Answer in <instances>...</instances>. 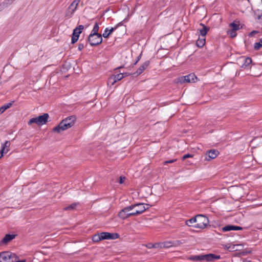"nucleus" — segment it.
<instances>
[{
    "mask_svg": "<svg viewBox=\"0 0 262 262\" xmlns=\"http://www.w3.org/2000/svg\"><path fill=\"white\" fill-rule=\"evenodd\" d=\"M149 205L145 203H136L127 206L121 210L119 213V217L125 220L132 216H137L143 213L149 208Z\"/></svg>",
    "mask_w": 262,
    "mask_h": 262,
    "instance_id": "nucleus-1",
    "label": "nucleus"
},
{
    "mask_svg": "<svg viewBox=\"0 0 262 262\" xmlns=\"http://www.w3.org/2000/svg\"><path fill=\"white\" fill-rule=\"evenodd\" d=\"M76 121V117L71 116L63 119L58 126L55 127L53 130L55 132L60 133L74 125Z\"/></svg>",
    "mask_w": 262,
    "mask_h": 262,
    "instance_id": "nucleus-2",
    "label": "nucleus"
},
{
    "mask_svg": "<svg viewBox=\"0 0 262 262\" xmlns=\"http://www.w3.org/2000/svg\"><path fill=\"white\" fill-rule=\"evenodd\" d=\"M220 255H216L214 254H209L200 255H192L188 257V259L194 261H212L220 258Z\"/></svg>",
    "mask_w": 262,
    "mask_h": 262,
    "instance_id": "nucleus-3",
    "label": "nucleus"
},
{
    "mask_svg": "<svg viewBox=\"0 0 262 262\" xmlns=\"http://www.w3.org/2000/svg\"><path fill=\"white\" fill-rule=\"evenodd\" d=\"M49 118L48 114L45 113L42 115L39 116L37 117L32 118L28 122L29 125H31L33 123H35L38 126L43 125L48 122Z\"/></svg>",
    "mask_w": 262,
    "mask_h": 262,
    "instance_id": "nucleus-4",
    "label": "nucleus"
},
{
    "mask_svg": "<svg viewBox=\"0 0 262 262\" xmlns=\"http://www.w3.org/2000/svg\"><path fill=\"white\" fill-rule=\"evenodd\" d=\"M195 222L193 227L204 229L209 224V220L206 216L199 214L195 216Z\"/></svg>",
    "mask_w": 262,
    "mask_h": 262,
    "instance_id": "nucleus-5",
    "label": "nucleus"
},
{
    "mask_svg": "<svg viewBox=\"0 0 262 262\" xmlns=\"http://www.w3.org/2000/svg\"><path fill=\"white\" fill-rule=\"evenodd\" d=\"M197 77L193 74H190L186 76H181L175 79L176 83L183 84L186 83L195 82Z\"/></svg>",
    "mask_w": 262,
    "mask_h": 262,
    "instance_id": "nucleus-6",
    "label": "nucleus"
},
{
    "mask_svg": "<svg viewBox=\"0 0 262 262\" xmlns=\"http://www.w3.org/2000/svg\"><path fill=\"white\" fill-rule=\"evenodd\" d=\"M16 260V255L9 251H4L0 253V262H14Z\"/></svg>",
    "mask_w": 262,
    "mask_h": 262,
    "instance_id": "nucleus-7",
    "label": "nucleus"
},
{
    "mask_svg": "<svg viewBox=\"0 0 262 262\" xmlns=\"http://www.w3.org/2000/svg\"><path fill=\"white\" fill-rule=\"evenodd\" d=\"M81 0H74L68 8L65 13V17L69 18H71L75 11L76 10L77 6H78Z\"/></svg>",
    "mask_w": 262,
    "mask_h": 262,
    "instance_id": "nucleus-8",
    "label": "nucleus"
},
{
    "mask_svg": "<svg viewBox=\"0 0 262 262\" xmlns=\"http://www.w3.org/2000/svg\"><path fill=\"white\" fill-rule=\"evenodd\" d=\"M230 29L227 31V34L233 38L236 36V31L239 30L242 27L239 21H234L229 24Z\"/></svg>",
    "mask_w": 262,
    "mask_h": 262,
    "instance_id": "nucleus-9",
    "label": "nucleus"
},
{
    "mask_svg": "<svg viewBox=\"0 0 262 262\" xmlns=\"http://www.w3.org/2000/svg\"><path fill=\"white\" fill-rule=\"evenodd\" d=\"M88 40L92 46L98 45L102 41V35L90 34L88 37Z\"/></svg>",
    "mask_w": 262,
    "mask_h": 262,
    "instance_id": "nucleus-10",
    "label": "nucleus"
},
{
    "mask_svg": "<svg viewBox=\"0 0 262 262\" xmlns=\"http://www.w3.org/2000/svg\"><path fill=\"white\" fill-rule=\"evenodd\" d=\"M83 29L84 26L83 25H79L74 29L72 36V43L74 44L77 41L79 35L81 33Z\"/></svg>",
    "mask_w": 262,
    "mask_h": 262,
    "instance_id": "nucleus-11",
    "label": "nucleus"
},
{
    "mask_svg": "<svg viewBox=\"0 0 262 262\" xmlns=\"http://www.w3.org/2000/svg\"><path fill=\"white\" fill-rule=\"evenodd\" d=\"M124 77V74L119 73L115 75L111 76L107 80V85L112 86L115 84L116 82L121 80Z\"/></svg>",
    "mask_w": 262,
    "mask_h": 262,
    "instance_id": "nucleus-12",
    "label": "nucleus"
},
{
    "mask_svg": "<svg viewBox=\"0 0 262 262\" xmlns=\"http://www.w3.org/2000/svg\"><path fill=\"white\" fill-rule=\"evenodd\" d=\"M100 236L101 239H115L119 237V235L118 233H111L109 232H101Z\"/></svg>",
    "mask_w": 262,
    "mask_h": 262,
    "instance_id": "nucleus-13",
    "label": "nucleus"
},
{
    "mask_svg": "<svg viewBox=\"0 0 262 262\" xmlns=\"http://www.w3.org/2000/svg\"><path fill=\"white\" fill-rule=\"evenodd\" d=\"M10 142L6 141L5 143L2 144L0 149V158L4 154H7L10 150Z\"/></svg>",
    "mask_w": 262,
    "mask_h": 262,
    "instance_id": "nucleus-14",
    "label": "nucleus"
},
{
    "mask_svg": "<svg viewBox=\"0 0 262 262\" xmlns=\"http://www.w3.org/2000/svg\"><path fill=\"white\" fill-rule=\"evenodd\" d=\"M219 154V151L216 150H215V149L210 150L207 152V156L206 157V160H208V161L213 159L217 156Z\"/></svg>",
    "mask_w": 262,
    "mask_h": 262,
    "instance_id": "nucleus-15",
    "label": "nucleus"
},
{
    "mask_svg": "<svg viewBox=\"0 0 262 262\" xmlns=\"http://www.w3.org/2000/svg\"><path fill=\"white\" fill-rule=\"evenodd\" d=\"M242 228L239 226L229 225L224 227L222 230L224 232H227L231 230H242Z\"/></svg>",
    "mask_w": 262,
    "mask_h": 262,
    "instance_id": "nucleus-16",
    "label": "nucleus"
},
{
    "mask_svg": "<svg viewBox=\"0 0 262 262\" xmlns=\"http://www.w3.org/2000/svg\"><path fill=\"white\" fill-rule=\"evenodd\" d=\"M15 235L13 234H6L1 241V245H6L15 238Z\"/></svg>",
    "mask_w": 262,
    "mask_h": 262,
    "instance_id": "nucleus-17",
    "label": "nucleus"
},
{
    "mask_svg": "<svg viewBox=\"0 0 262 262\" xmlns=\"http://www.w3.org/2000/svg\"><path fill=\"white\" fill-rule=\"evenodd\" d=\"M240 61L243 63L241 66V67L243 68L248 67L252 62V59L249 57H242L240 59Z\"/></svg>",
    "mask_w": 262,
    "mask_h": 262,
    "instance_id": "nucleus-18",
    "label": "nucleus"
},
{
    "mask_svg": "<svg viewBox=\"0 0 262 262\" xmlns=\"http://www.w3.org/2000/svg\"><path fill=\"white\" fill-rule=\"evenodd\" d=\"M149 61H146L145 62H144L137 70L136 73L137 75L141 74L149 66Z\"/></svg>",
    "mask_w": 262,
    "mask_h": 262,
    "instance_id": "nucleus-19",
    "label": "nucleus"
},
{
    "mask_svg": "<svg viewBox=\"0 0 262 262\" xmlns=\"http://www.w3.org/2000/svg\"><path fill=\"white\" fill-rule=\"evenodd\" d=\"M117 28V26H116L115 27H112L110 29H109L108 28H105L102 34L103 37L104 38H107L110 36V35Z\"/></svg>",
    "mask_w": 262,
    "mask_h": 262,
    "instance_id": "nucleus-20",
    "label": "nucleus"
},
{
    "mask_svg": "<svg viewBox=\"0 0 262 262\" xmlns=\"http://www.w3.org/2000/svg\"><path fill=\"white\" fill-rule=\"evenodd\" d=\"M200 25L202 26V28L200 30V34L203 37H205L208 31H209V28L203 24H201Z\"/></svg>",
    "mask_w": 262,
    "mask_h": 262,
    "instance_id": "nucleus-21",
    "label": "nucleus"
},
{
    "mask_svg": "<svg viewBox=\"0 0 262 262\" xmlns=\"http://www.w3.org/2000/svg\"><path fill=\"white\" fill-rule=\"evenodd\" d=\"M79 203H74L71 204V205H68L67 207H65L63 208L64 210H73L76 208V207L78 205Z\"/></svg>",
    "mask_w": 262,
    "mask_h": 262,
    "instance_id": "nucleus-22",
    "label": "nucleus"
},
{
    "mask_svg": "<svg viewBox=\"0 0 262 262\" xmlns=\"http://www.w3.org/2000/svg\"><path fill=\"white\" fill-rule=\"evenodd\" d=\"M185 224L188 226L193 227L194 225L196 224L195 216L186 221Z\"/></svg>",
    "mask_w": 262,
    "mask_h": 262,
    "instance_id": "nucleus-23",
    "label": "nucleus"
},
{
    "mask_svg": "<svg viewBox=\"0 0 262 262\" xmlns=\"http://www.w3.org/2000/svg\"><path fill=\"white\" fill-rule=\"evenodd\" d=\"M205 43V37H203L202 38H199L197 41H196V44L197 45V46L199 47H202Z\"/></svg>",
    "mask_w": 262,
    "mask_h": 262,
    "instance_id": "nucleus-24",
    "label": "nucleus"
},
{
    "mask_svg": "<svg viewBox=\"0 0 262 262\" xmlns=\"http://www.w3.org/2000/svg\"><path fill=\"white\" fill-rule=\"evenodd\" d=\"M173 245V243L171 242H165L161 243V248H169Z\"/></svg>",
    "mask_w": 262,
    "mask_h": 262,
    "instance_id": "nucleus-25",
    "label": "nucleus"
},
{
    "mask_svg": "<svg viewBox=\"0 0 262 262\" xmlns=\"http://www.w3.org/2000/svg\"><path fill=\"white\" fill-rule=\"evenodd\" d=\"M99 29V25L97 23L95 24V25L93 27V29L91 33V34H99L98 32Z\"/></svg>",
    "mask_w": 262,
    "mask_h": 262,
    "instance_id": "nucleus-26",
    "label": "nucleus"
},
{
    "mask_svg": "<svg viewBox=\"0 0 262 262\" xmlns=\"http://www.w3.org/2000/svg\"><path fill=\"white\" fill-rule=\"evenodd\" d=\"M92 240L94 242H98L101 241V237L100 236V233L95 234L92 238Z\"/></svg>",
    "mask_w": 262,
    "mask_h": 262,
    "instance_id": "nucleus-27",
    "label": "nucleus"
},
{
    "mask_svg": "<svg viewBox=\"0 0 262 262\" xmlns=\"http://www.w3.org/2000/svg\"><path fill=\"white\" fill-rule=\"evenodd\" d=\"M262 47V38L259 42H255L254 45V48L255 50H258Z\"/></svg>",
    "mask_w": 262,
    "mask_h": 262,
    "instance_id": "nucleus-28",
    "label": "nucleus"
},
{
    "mask_svg": "<svg viewBox=\"0 0 262 262\" xmlns=\"http://www.w3.org/2000/svg\"><path fill=\"white\" fill-rule=\"evenodd\" d=\"M161 243H157L155 244H152L151 245V247H148V248H161Z\"/></svg>",
    "mask_w": 262,
    "mask_h": 262,
    "instance_id": "nucleus-29",
    "label": "nucleus"
},
{
    "mask_svg": "<svg viewBox=\"0 0 262 262\" xmlns=\"http://www.w3.org/2000/svg\"><path fill=\"white\" fill-rule=\"evenodd\" d=\"M235 246V245H231L230 244H227V245H226L225 247L228 250H234Z\"/></svg>",
    "mask_w": 262,
    "mask_h": 262,
    "instance_id": "nucleus-30",
    "label": "nucleus"
},
{
    "mask_svg": "<svg viewBox=\"0 0 262 262\" xmlns=\"http://www.w3.org/2000/svg\"><path fill=\"white\" fill-rule=\"evenodd\" d=\"M12 105V102H10V103L5 104L4 105H3V106L5 107V108L6 110L8 108H10Z\"/></svg>",
    "mask_w": 262,
    "mask_h": 262,
    "instance_id": "nucleus-31",
    "label": "nucleus"
},
{
    "mask_svg": "<svg viewBox=\"0 0 262 262\" xmlns=\"http://www.w3.org/2000/svg\"><path fill=\"white\" fill-rule=\"evenodd\" d=\"M176 161V159H173V160L166 161H165L164 162V164L165 165V164H167L172 163L174 162H175Z\"/></svg>",
    "mask_w": 262,
    "mask_h": 262,
    "instance_id": "nucleus-32",
    "label": "nucleus"
},
{
    "mask_svg": "<svg viewBox=\"0 0 262 262\" xmlns=\"http://www.w3.org/2000/svg\"><path fill=\"white\" fill-rule=\"evenodd\" d=\"M125 177H120V180H119L120 184H122L125 181Z\"/></svg>",
    "mask_w": 262,
    "mask_h": 262,
    "instance_id": "nucleus-33",
    "label": "nucleus"
},
{
    "mask_svg": "<svg viewBox=\"0 0 262 262\" xmlns=\"http://www.w3.org/2000/svg\"><path fill=\"white\" fill-rule=\"evenodd\" d=\"M190 157H192V155H190V154H186L183 157V159L185 160L186 158H190Z\"/></svg>",
    "mask_w": 262,
    "mask_h": 262,
    "instance_id": "nucleus-34",
    "label": "nucleus"
},
{
    "mask_svg": "<svg viewBox=\"0 0 262 262\" xmlns=\"http://www.w3.org/2000/svg\"><path fill=\"white\" fill-rule=\"evenodd\" d=\"M5 111H6V109L3 105L2 107H0V115L3 114Z\"/></svg>",
    "mask_w": 262,
    "mask_h": 262,
    "instance_id": "nucleus-35",
    "label": "nucleus"
},
{
    "mask_svg": "<svg viewBox=\"0 0 262 262\" xmlns=\"http://www.w3.org/2000/svg\"><path fill=\"white\" fill-rule=\"evenodd\" d=\"M84 48V45L83 44H79L78 46V49L82 50Z\"/></svg>",
    "mask_w": 262,
    "mask_h": 262,
    "instance_id": "nucleus-36",
    "label": "nucleus"
},
{
    "mask_svg": "<svg viewBox=\"0 0 262 262\" xmlns=\"http://www.w3.org/2000/svg\"><path fill=\"white\" fill-rule=\"evenodd\" d=\"M11 2L10 0H5V2H4V5H8L7 4V3H10Z\"/></svg>",
    "mask_w": 262,
    "mask_h": 262,
    "instance_id": "nucleus-37",
    "label": "nucleus"
},
{
    "mask_svg": "<svg viewBox=\"0 0 262 262\" xmlns=\"http://www.w3.org/2000/svg\"><path fill=\"white\" fill-rule=\"evenodd\" d=\"M257 33V32H256V31H253V32H251V33L249 34V36H252L253 34H255V33Z\"/></svg>",
    "mask_w": 262,
    "mask_h": 262,
    "instance_id": "nucleus-38",
    "label": "nucleus"
},
{
    "mask_svg": "<svg viewBox=\"0 0 262 262\" xmlns=\"http://www.w3.org/2000/svg\"><path fill=\"white\" fill-rule=\"evenodd\" d=\"M4 8V6L0 5V11H1Z\"/></svg>",
    "mask_w": 262,
    "mask_h": 262,
    "instance_id": "nucleus-39",
    "label": "nucleus"
},
{
    "mask_svg": "<svg viewBox=\"0 0 262 262\" xmlns=\"http://www.w3.org/2000/svg\"><path fill=\"white\" fill-rule=\"evenodd\" d=\"M25 260H20V261H15V262H25Z\"/></svg>",
    "mask_w": 262,
    "mask_h": 262,
    "instance_id": "nucleus-40",
    "label": "nucleus"
},
{
    "mask_svg": "<svg viewBox=\"0 0 262 262\" xmlns=\"http://www.w3.org/2000/svg\"><path fill=\"white\" fill-rule=\"evenodd\" d=\"M152 245V244H149V245H148V247H151V245Z\"/></svg>",
    "mask_w": 262,
    "mask_h": 262,
    "instance_id": "nucleus-41",
    "label": "nucleus"
}]
</instances>
